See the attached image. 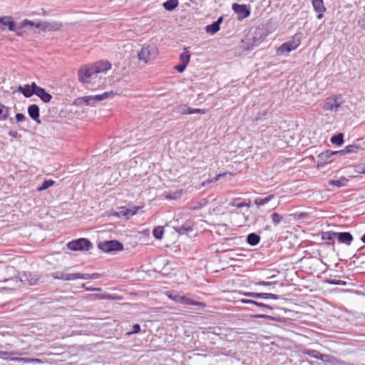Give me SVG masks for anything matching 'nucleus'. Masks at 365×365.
<instances>
[{
  "mask_svg": "<svg viewBox=\"0 0 365 365\" xmlns=\"http://www.w3.org/2000/svg\"><path fill=\"white\" fill-rule=\"evenodd\" d=\"M262 28L254 26L250 29L248 33L245 36L240 42V48L243 51H251L258 46L266 38Z\"/></svg>",
  "mask_w": 365,
  "mask_h": 365,
  "instance_id": "f257e3e1",
  "label": "nucleus"
},
{
  "mask_svg": "<svg viewBox=\"0 0 365 365\" xmlns=\"http://www.w3.org/2000/svg\"><path fill=\"white\" fill-rule=\"evenodd\" d=\"M66 247L71 251L86 252L93 248V244L88 238L80 237L69 241Z\"/></svg>",
  "mask_w": 365,
  "mask_h": 365,
  "instance_id": "f03ea898",
  "label": "nucleus"
},
{
  "mask_svg": "<svg viewBox=\"0 0 365 365\" xmlns=\"http://www.w3.org/2000/svg\"><path fill=\"white\" fill-rule=\"evenodd\" d=\"M166 294L170 299L181 304L192 305L201 308H205L206 307V304L204 302L195 301L185 295H180L175 291L167 292Z\"/></svg>",
  "mask_w": 365,
  "mask_h": 365,
  "instance_id": "7ed1b4c3",
  "label": "nucleus"
},
{
  "mask_svg": "<svg viewBox=\"0 0 365 365\" xmlns=\"http://www.w3.org/2000/svg\"><path fill=\"white\" fill-rule=\"evenodd\" d=\"M142 207L133 205H128L127 206L118 207L115 211L111 212V215L118 218L129 220L134 216Z\"/></svg>",
  "mask_w": 365,
  "mask_h": 365,
  "instance_id": "20e7f679",
  "label": "nucleus"
},
{
  "mask_svg": "<svg viewBox=\"0 0 365 365\" xmlns=\"http://www.w3.org/2000/svg\"><path fill=\"white\" fill-rule=\"evenodd\" d=\"M116 93L113 91H106L101 94L85 96L79 98V101L86 106H95L96 103L106 100V98L114 96Z\"/></svg>",
  "mask_w": 365,
  "mask_h": 365,
  "instance_id": "39448f33",
  "label": "nucleus"
},
{
  "mask_svg": "<svg viewBox=\"0 0 365 365\" xmlns=\"http://www.w3.org/2000/svg\"><path fill=\"white\" fill-rule=\"evenodd\" d=\"M98 247L105 253H112L123 251L124 245L117 240H105L98 244Z\"/></svg>",
  "mask_w": 365,
  "mask_h": 365,
  "instance_id": "423d86ee",
  "label": "nucleus"
},
{
  "mask_svg": "<svg viewBox=\"0 0 365 365\" xmlns=\"http://www.w3.org/2000/svg\"><path fill=\"white\" fill-rule=\"evenodd\" d=\"M339 155V152L327 150L317 155L318 169L324 168L326 165L331 163L335 160V158Z\"/></svg>",
  "mask_w": 365,
  "mask_h": 365,
  "instance_id": "0eeeda50",
  "label": "nucleus"
},
{
  "mask_svg": "<svg viewBox=\"0 0 365 365\" xmlns=\"http://www.w3.org/2000/svg\"><path fill=\"white\" fill-rule=\"evenodd\" d=\"M94 73V69L91 64L84 65L78 71V80L82 84H86Z\"/></svg>",
  "mask_w": 365,
  "mask_h": 365,
  "instance_id": "6e6552de",
  "label": "nucleus"
},
{
  "mask_svg": "<svg viewBox=\"0 0 365 365\" xmlns=\"http://www.w3.org/2000/svg\"><path fill=\"white\" fill-rule=\"evenodd\" d=\"M239 302L243 304H252L257 307L262 308L264 309L274 310L278 309L279 311L284 312V313L289 312L290 310L286 308L279 307H273L269 304L260 302L254 299H240Z\"/></svg>",
  "mask_w": 365,
  "mask_h": 365,
  "instance_id": "1a4fd4ad",
  "label": "nucleus"
},
{
  "mask_svg": "<svg viewBox=\"0 0 365 365\" xmlns=\"http://www.w3.org/2000/svg\"><path fill=\"white\" fill-rule=\"evenodd\" d=\"M157 53V48L153 45H148L143 46L140 51L138 53V56L139 60L147 63L150 58L155 57Z\"/></svg>",
  "mask_w": 365,
  "mask_h": 365,
  "instance_id": "9d476101",
  "label": "nucleus"
},
{
  "mask_svg": "<svg viewBox=\"0 0 365 365\" xmlns=\"http://www.w3.org/2000/svg\"><path fill=\"white\" fill-rule=\"evenodd\" d=\"M299 45V38H298L297 41L294 38L292 41H289L281 44L280 46L277 49V53L278 55L287 54L297 48Z\"/></svg>",
  "mask_w": 365,
  "mask_h": 365,
  "instance_id": "9b49d317",
  "label": "nucleus"
},
{
  "mask_svg": "<svg viewBox=\"0 0 365 365\" xmlns=\"http://www.w3.org/2000/svg\"><path fill=\"white\" fill-rule=\"evenodd\" d=\"M232 9L237 14V19L242 20L250 16V8L247 4H240L234 3L232 5Z\"/></svg>",
  "mask_w": 365,
  "mask_h": 365,
  "instance_id": "f8f14e48",
  "label": "nucleus"
},
{
  "mask_svg": "<svg viewBox=\"0 0 365 365\" xmlns=\"http://www.w3.org/2000/svg\"><path fill=\"white\" fill-rule=\"evenodd\" d=\"M39 275L31 272H23L19 274V280L24 284L33 286L39 280Z\"/></svg>",
  "mask_w": 365,
  "mask_h": 365,
  "instance_id": "ddd939ff",
  "label": "nucleus"
},
{
  "mask_svg": "<svg viewBox=\"0 0 365 365\" xmlns=\"http://www.w3.org/2000/svg\"><path fill=\"white\" fill-rule=\"evenodd\" d=\"M194 222L192 220H186L182 225L178 224L173 226V229L180 235H189V234L193 232Z\"/></svg>",
  "mask_w": 365,
  "mask_h": 365,
  "instance_id": "4468645a",
  "label": "nucleus"
},
{
  "mask_svg": "<svg viewBox=\"0 0 365 365\" xmlns=\"http://www.w3.org/2000/svg\"><path fill=\"white\" fill-rule=\"evenodd\" d=\"M63 24L60 21H40V26H38V29L42 31H57L62 29Z\"/></svg>",
  "mask_w": 365,
  "mask_h": 365,
  "instance_id": "2eb2a0df",
  "label": "nucleus"
},
{
  "mask_svg": "<svg viewBox=\"0 0 365 365\" xmlns=\"http://www.w3.org/2000/svg\"><path fill=\"white\" fill-rule=\"evenodd\" d=\"M242 295L248 297H252L255 299H274L277 300L281 298V296L272 294V293H266V292H245L242 293Z\"/></svg>",
  "mask_w": 365,
  "mask_h": 365,
  "instance_id": "dca6fc26",
  "label": "nucleus"
},
{
  "mask_svg": "<svg viewBox=\"0 0 365 365\" xmlns=\"http://www.w3.org/2000/svg\"><path fill=\"white\" fill-rule=\"evenodd\" d=\"M37 86L38 85L36 82H32L30 84L19 86L17 88V91L21 93L25 98H29L35 95Z\"/></svg>",
  "mask_w": 365,
  "mask_h": 365,
  "instance_id": "f3484780",
  "label": "nucleus"
},
{
  "mask_svg": "<svg viewBox=\"0 0 365 365\" xmlns=\"http://www.w3.org/2000/svg\"><path fill=\"white\" fill-rule=\"evenodd\" d=\"M96 74L104 73L111 69L112 65L107 60H101L91 64Z\"/></svg>",
  "mask_w": 365,
  "mask_h": 365,
  "instance_id": "a211bd4d",
  "label": "nucleus"
},
{
  "mask_svg": "<svg viewBox=\"0 0 365 365\" xmlns=\"http://www.w3.org/2000/svg\"><path fill=\"white\" fill-rule=\"evenodd\" d=\"M0 26H6L10 31H16L18 30V24L10 16H0Z\"/></svg>",
  "mask_w": 365,
  "mask_h": 365,
  "instance_id": "6ab92c4d",
  "label": "nucleus"
},
{
  "mask_svg": "<svg viewBox=\"0 0 365 365\" xmlns=\"http://www.w3.org/2000/svg\"><path fill=\"white\" fill-rule=\"evenodd\" d=\"M336 240L339 244L349 246L352 243L354 237L350 232H336Z\"/></svg>",
  "mask_w": 365,
  "mask_h": 365,
  "instance_id": "aec40b11",
  "label": "nucleus"
},
{
  "mask_svg": "<svg viewBox=\"0 0 365 365\" xmlns=\"http://www.w3.org/2000/svg\"><path fill=\"white\" fill-rule=\"evenodd\" d=\"M27 112L29 117L37 124H41L40 119V109L37 104H31L28 106Z\"/></svg>",
  "mask_w": 365,
  "mask_h": 365,
  "instance_id": "412c9836",
  "label": "nucleus"
},
{
  "mask_svg": "<svg viewBox=\"0 0 365 365\" xmlns=\"http://www.w3.org/2000/svg\"><path fill=\"white\" fill-rule=\"evenodd\" d=\"M321 238L328 246H334L336 240V232L332 230L322 232Z\"/></svg>",
  "mask_w": 365,
  "mask_h": 365,
  "instance_id": "4be33fe9",
  "label": "nucleus"
},
{
  "mask_svg": "<svg viewBox=\"0 0 365 365\" xmlns=\"http://www.w3.org/2000/svg\"><path fill=\"white\" fill-rule=\"evenodd\" d=\"M337 100L338 98L336 96L327 99L323 106V109L325 110L336 111L341 106V103H339Z\"/></svg>",
  "mask_w": 365,
  "mask_h": 365,
  "instance_id": "5701e85b",
  "label": "nucleus"
},
{
  "mask_svg": "<svg viewBox=\"0 0 365 365\" xmlns=\"http://www.w3.org/2000/svg\"><path fill=\"white\" fill-rule=\"evenodd\" d=\"M35 95L38 96L44 103H49L53 96L44 88L37 86Z\"/></svg>",
  "mask_w": 365,
  "mask_h": 365,
  "instance_id": "b1692460",
  "label": "nucleus"
},
{
  "mask_svg": "<svg viewBox=\"0 0 365 365\" xmlns=\"http://www.w3.org/2000/svg\"><path fill=\"white\" fill-rule=\"evenodd\" d=\"M312 4L314 11L318 13L317 18L322 19L326 11L323 0H312Z\"/></svg>",
  "mask_w": 365,
  "mask_h": 365,
  "instance_id": "393cba45",
  "label": "nucleus"
},
{
  "mask_svg": "<svg viewBox=\"0 0 365 365\" xmlns=\"http://www.w3.org/2000/svg\"><path fill=\"white\" fill-rule=\"evenodd\" d=\"M255 319H267L272 321L284 323L287 322V318L280 317L278 314H274V315H268L265 314H258L252 316Z\"/></svg>",
  "mask_w": 365,
  "mask_h": 365,
  "instance_id": "a878e982",
  "label": "nucleus"
},
{
  "mask_svg": "<svg viewBox=\"0 0 365 365\" xmlns=\"http://www.w3.org/2000/svg\"><path fill=\"white\" fill-rule=\"evenodd\" d=\"M320 360L331 365L341 364V361L340 359L331 354H322Z\"/></svg>",
  "mask_w": 365,
  "mask_h": 365,
  "instance_id": "bb28decb",
  "label": "nucleus"
},
{
  "mask_svg": "<svg viewBox=\"0 0 365 365\" xmlns=\"http://www.w3.org/2000/svg\"><path fill=\"white\" fill-rule=\"evenodd\" d=\"M349 180L348 178H346L344 176H341L338 180H330L328 182L329 185L330 186H334L338 188L346 187L348 185Z\"/></svg>",
  "mask_w": 365,
  "mask_h": 365,
  "instance_id": "cd10ccee",
  "label": "nucleus"
},
{
  "mask_svg": "<svg viewBox=\"0 0 365 365\" xmlns=\"http://www.w3.org/2000/svg\"><path fill=\"white\" fill-rule=\"evenodd\" d=\"M260 235L255 232H252L247 235L246 238V242L248 245L250 246H256L260 242Z\"/></svg>",
  "mask_w": 365,
  "mask_h": 365,
  "instance_id": "c85d7f7f",
  "label": "nucleus"
},
{
  "mask_svg": "<svg viewBox=\"0 0 365 365\" xmlns=\"http://www.w3.org/2000/svg\"><path fill=\"white\" fill-rule=\"evenodd\" d=\"M239 200V198L235 199L233 202L230 203V205L237 208H242L245 207H250L251 206L252 201L250 199H245L242 202H237Z\"/></svg>",
  "mask_w": 365,
  "mask_h": 365,
  "instance_id": "c756f323",
  "label": "nucleus"
},
{
  "mask_svg": "<svg viewBox=\"0 0 365 365\" xmlns=\"http://www.w3.org/2000/svg\"><path fill=\"white\" fill-rule=\"evenodd\" d=\"M27 26L38 29V26H40V21L38 22H34L31 20L25 19L23 21H21L19 24H18V30H21L23 28Z\"/></svg>",
  "mask_w": 365,
  "mask_h": 365,
  "instance_id": "7c9ffc66",
  "label": "nucleus"
},
{
  "mask_svg": "<svg viewBox=\"0 0 365 365\" xmlns=\"http://www.w3.org/2000/svg\"><path fill=\"white\" fill-rule=\"evenodd\" d=\"M361 149V147L356 144L346 145L344 149L339 150V155L346 153H356Z\"/></svg>",
  "mask_w": 365,
  "mask_h": 365,
  "instance_id": "2f4dec72",
  "label": "nucleus"
},
{
  "mask_svg": "<svg viewBox=\"0 0 365 365\" xmlns=\"http://www.w3.org/2000/svg\"><path fill=\"white\" fill-rule=\"evenodd\" d=\"M344 134L343 133H337L331 137L330 141L336 146L343 145L344 140Z\"/></svg>",
  "mask_w": 365,
  "mask_h": 365,
  "instance_id": "473e14b6",
  "label": "nucleus"
},
{
  "mask_svg": "<svg viewBox=\"0 0 365 365\" xmlns=\"http://www.w3.org/2000/svg\"><path fill=\"white\" fill-rule=\"evenodd\" d=\"M179 5V0H167L163 3V8L168 11H174Z\"/></svg>",
  "mask_w": 365,
  "mask_h": 365,
  "instance_id": "72a5a7b5",
  "label": "nucleus"
},
{
  "mask_svg": "<svg viewBox=\"0 0 365 365\" xmlns=\"http://www.w3.org/2000/svg\"><path fill=\"white\" fill-rule=\"evenodd\" d=\"M274 197V195L270 194L264 197H256L254 200V203L257 206H263L265 204L268 203Z\"/></svg>",
  "mask_w": 365,
  "mask_h": 365,
  "instance_id": "f704fd0d",
  "label": "nucleus"
},
{
  "mask_svg": "<svg viewBox=\"0 0 365 365\" xmlns=\"http://www.w3.org/2000/svg\"><path fill=\"white\" fill-rule=\"evenodd\" d=\"M208 204V200L206 198H202L197 202H193L190 207L192 210H200Z\"/></svg>",
  "mask_w": 365,
  "mask_h": 365,
  "instance_id": "c9c22d12",
  "label": "nucleus"
},
{
  "mask_svg": "<svg viewBox=\"0 0 365 365\" xmlns=\"http://www.w3.org/2000/svg\"><path fill=\"white\" fill-rule=\"evenodd\" d=\"M205 29L207 34L214 35L220 31V27L218 25V23L213 21L212 24L207 25Z\"/></svg>",
  "mask_w": 365,
  "mask_h": 365,
  "instance_id": "e433bc0d",
  "label": "nucleus"
},
{
  "mask_svg": "<svg viewBox=\"0 0 365 365\" xmlns=\"http://www.w3.org/2000/svg\"><path fill=\"white\" fill-rule=\"evenodd\" d=\"M10 113V108L0 102V121L6 120Z\"/></svg>",
  "mask_w": 365,
  "mask_h": 365,
  "instance_id": "4c0bfd02",
  "label": "nucleus"
},
{
  "mask_svg": "<svg viewBox=\"0 0 365 365\" xmlns=\"http://www.w3.org/2000/svg\"><path fill=\"white\" fill-rule=\"evenodd\" d=\"M179 59L180 61V63L188 65L190 61V53L188 50V48H184L183 52L180 54Z\"/></svg>",
  "mask_w": 365,
  "mask_h": 365,
  "instance_id": "58836bf2",
  "label": "nucleus"
},
{
  "mask_svg": "<svg viewBox=\"0 0 365 365\" xmlns=\"http://www.w3.org/2000/svg\"><path fill=\"white\" fill-rule=\"evenodd\" d=\"M55 181L52 179H46L44 180L42 184L37 187L36 190L38 192H41L47 190L55 184Z\"/></svg>",
  "mask_w": 365,
  "mask_h": 365,
  "instance_id": "ea45409f",
  "label": "nucleus"
},
{
  "mask_svg": "<svg viewBox=\"0 0 365 365\" xmlns=\"http://www.w3.org/2000/svg\"><path fill=\"white\" fill-rule=\"evenodd\" d=\"M164 235V228L162 226L155 227L153 230V235L156 240H161Z\"/></svg>",
  "mask_w": 365,
  "mask_h": 365,
  "instance_id": "a19ab883",
  "label": "nucleus"
},
{
  "mask_svg": "<svg viewBox=\"0 0 365 365\" xmlns=\"http://www.w3.org/2000/svg\"><path fill=\"white\" fill-rule=\"evenodd\" d=\"M304 353L314 359H319V360L321 359V356L322 354V353H321L319 351L315 350V349H306L304 351Z\"/></svg>",
  "mask_w": 365,
  "mask_h": 365,
  "instance_id": "79ce46f5",
  "label": "nucleus"
},
{
  "mask_svg": "<svg viewBox=\"0 0 365 365\" xmlns=\"http://www.w3.org/2000/svg\"><path fill=\"white\" fill-rule=\"evenodd\" d=\"M11 361H24L26 363H34V362H40L41 361V360L38 359L27 358V357H23V358L14 357V358H11Z\"/></svg>",
  "mask_w": 365,
  "mask_h": 365,
  "instance_id": "37998d69",
  "label": "nucleus"
},
{
  "mask_svg": "<svg viewBox=\"0 0 365 365\" xmlns=\"http://www.w3.org/2000/svg\"><path fill=\"white\" fill-rule=\"evenodd\" d=\"M324 282L330 285L346 286L347 284V282L346 281L334 279H325Z\"/></svg>",
  "mask_w": 365,
  "mask_h": 365,
  "instance_id": "c03bdc74",
  "label": "nucleus"
},
{
  "mask_svg": "<svg viewBox=\"0 0 365 365\" xmlns=\"http://www.w3.org/2000/svg\"><path fill=\"white\" fill-rule=\"evenodd\" d=\"M272 222L276 226L280 224L283 220L282 215L277 212H272L270 215Z\"/></svg>",
  "mask_w": 365,
  "mask_h": 365,
  "instance_id": "a18cd8bd",
  "label": "nucleus"
},
{
  "mask_svg": "<svg viewBox=\"0 0 365 365\" xmlns=\"http://www.w3.org/2000/svg\"><path fill=\"white\" fill-rule=\"evenodd\" d=\"M187 109H188V106L186 104H180L175 108L174 112L179 114L185 115L187 114Z\"/></svg>",
  "mask_w": 365,
  "mask_h": 365,
  "instance_id": "49530a36",
  "label": "nucleus"
},
{
  "mask_svg": "<svg viewBox=\"0 0 365 365\" xmlns=\"http://www.w3.org/2000/svg\"><path fill=\"white\" fill-rule=\"evenodd\" d=\"M182 195V190H178L173 192H169L165 195L167 200H177L179 199Z\"/></svg>",
  "mask_w": 365,
  "mask_h": 365,
  "instance_id": "de8ad7c7",
  "label": "nucleus"
},
{
  "mask_svg": "<svg viewBox=\"0 0 365 365\" xmlns=\"http://www.w3.org/2000/svg\"><path fill=\"white\" fill-rule=\"evenodd\" d=\"M1 282H10V285L13 286L14 288L15 287L18 286L20 280H19V277L5 278V279H2Z\"/></svg>",
  "mask_w": 365,
  "mask_h": 365,
  "instance_id": "09e8293b",
  "label": "nucleus"
},
{
  "mask_svg": "<svg viewBox=\"0 0 365 365\" xmlns=\"http://www.w3.org/2000/svg\"><path fill=\"white\" fill-rule=\"evenodd\" d=\"M141 331V327L139 324H135L132 327V329L126 332L125 335L130 336L132 334H136Z\"/></svg>",
  "mask_w": 365,
  "mask_h": 365,
  "instance_id": "8fccbe9b",
  "label": "nucleus"
},
{
  "mask_svg": "<svg viewBox=\"0 0 365 365\" xmlns=\"http://www.w3.org/2000/svg\"><path fill=\"white\" fill-rule=\"evenodd\" d=\"M187 110V115H192V114H204L205 113L204 109L200 108H193L188 106Z\"/></svg>",
  "mask_w": 365,
  "mask_h": 365,
  "instance_id": "3c124183",
  "label": "nucleus"
},
{
  "mask_svg": "<svg viewBox=\"0 0 365 365\" xmlns=\"http://www.w3.org/2000/svg\"><path fill=\"white\" fill-rule=\"evenodd\" d=\"M267 113H268L267 110H264V111H262V112H259L257 113V115L253 119V121L254 122H258L259 120H262L265 119V116L267 115Z\"/></svg>",
  "mask_w": 365,
  "mask_h": 365,
  "instance_id": "603ef678",
  "label": "nucleus"
},
{
  "mask_svg": "<svg viewBox=\"0 0 365 365\" xmlns=\"http://www.w3.org/2000/svg\"><path fill=\"white\" fill-rule=\"evenodd\" d=\"M79 278V273H66L65 281L76 280Z\"/></svg>",
  "mask_w": 365,
  "mask_h": 365,
  "instance_id": "864d4df0",
  "label": "nucleus"
},
{
  "mask_svg": "<svg viewBox=\"0 0 365 365\" xmlns=\"http://www.w3.org/2000/svg\"><path fill=\"white\" fill-rule=\"evenodd\" d=\"M354 170L359 174H365V163H361L354 166Z\"/></svg>",
  "mask_w": 365,
  "mask_h": 365,
  "instance_id": "5fc2aeb1",
  "label": "nucleus"
},
{
  "mask_svg": "<svg viewBox=\"0 0 365 365\" xmlns=\"http://www.w3.org/2000/svg\"><path fill=\"white\" fill-rule=\"evenodd\" d=\"M220 179H221V175L217 174L214 178H209L207 180L203 181L202 183V186H205L206 185H207L209 183L217 182V181L220 180Z\"/></svg>",
  "mask_w": 365,
  "mask_h": 365,
  "instance_id": "6e6d98bb",
  "label": "nucleus"
},
{
  "mask_svg": "<svg viewBox=\"0 0 365 365\" xmlns=\"http://www.w3.org/2000/svg\"><path fill=\"white\" fill-rule=\"evenodd\" d=\"M365 249V247L364 246H362L353 255L352 258H355V259H359L361 258L362 256H365V252L364 251V250Z\"/></svg>",
  "mask_w": 365,
  "mask_h": 365,
  "instance_id": "4d7b16f0",
  "label": "nucleus"
},
{
  "mask_svg": "<svg viewBox=\"0 0 365 365\" xmlns=\"http://www.w3.org/2000/svg\"><path fill=\"white\" fill-rule=\"evenodd\" d=\"M295 220H304L308 217V213L307 212H296L292 214Z\"/></svg>",
  "mask_w": 365,
  "mask_h": 365,
  "instance_id": "13d9d810",
  "label": "nucleus"
},
{
  "mask_svg": "<svg viewBox=\"0 0 365 365\" xmlns=\"http://www.w3.org/2000/svg\"><path fill=\"white\" fill-rule=\"evenodd\" d=\"M187 66V65L180 63V64L175 66L174 69L177 71L178 73H182L185 71Z\"/></svg>",
  "mask_w": 365,
  "mask_h": 365,
  "instance_id": "bf43d9fd",
  "label": "nucleus"
},
{
  "mask_svg": "<svg viewBox=\"0 0 365 365\" xmlns=\"http://www.w3.org/2000/svg\"><path fill=\"white\" fill-rule=\"evenodd\" d=\"M277 282H266V281H258L255 282V284L260 286H271L272 284H276Z\"/></svg>",
  "mask_w": 365,
  "mask_h": 365,
  "instance_id": "052dcab7",
  "label": "nucleus"
},
{
  "mask_svg": "<svg viewBox=\"0 0 365 365\" xmlns=\"http://www.w3.org/2000/svg\"><path fill=\"white\" fill-rule=\"evenodd\" d=\"M15 119H16V121L18 122V123L23 122V121L25 120L26 116H25V115L24 113H17L15 115Z\"/></svg>",
  "mask_w": 365,
  "mask_h": 365,
  "instance_id": "680f3d73",
  "label": "nucleus"
},
{
  "mask_svg": "<svg viewBox=\"0 0 365 365\" xmlns=\"http://www.w3.org/2000/svg\"><path fill=\"white\" fill-rule=\"evenodd\" d=\"M263 218L264 216L262 215H255L252 217V224L255 225L260 220V219Z\"/></svg>",
  "mask_w": 365,
  "mask_h": 365,
  "instance_id": "e2e57ef3",
  "label": "nucleus"
},
{
  "mask_svg": "<svg viewBox=\"0 0 365 365\" xmlns=\"http://www.w3.org/2000/svg\"><path fill=\"white\" fill-rule=\"evenodd\" d=\"M53 277L57 279L65 280L66 273L56 272L55 274L53 275Z\"/></svg>",
  "mask_w": 365,
  "mask_h": 365,
  "instance_id": "0e129e2a",
  "label": "nucleus"
},
{
  "mask_svg": "<svg viewBox=\"0 0 365 365\" xmlns=\"http://www.w3.org/2000/svg\"><path fill=\"white\" fill-rule=\"evenodd\" d=\"M9 355H10V353H9L7 351H0V358L11 360V357H9Z\"/></svg>",
  "mask_w": 365,
  "mask_h": 365,
  "instance_id": "69168bd1",
  "label": "nucleus"
},
{
  "mask_svg": "<svg viewBox=\"0 0 365 365\" xmlns=\"http://www.w3.org/2000/svg\"><path fill=\"white\" fill-rule=\"evenodd\" d=\"M9 135L13 138H17L18 137H20L21 135H19L18 132L16 130H10L8 133Z\"/></svg>",
  "mask_w": 365,
  "mask_h": 365,
  "instance_id": "338daca9",
  "label": "nucleus"
},
{
  "mask_svg": "<svg viewBox=\"0 0 365 365\" xmlns=\"http://www.w3.org/2000/svg\"><path fill=\"white\" fill-rule=\"evenodd\" d=\"M79 279H91V274H86V273H79Z\"/></svg>",
  "mask_w": 365,
  "mask_h": 365,
  "instance_id": "774afa93",
  "label": "nucleus"
}]
</instances>
